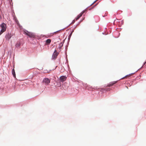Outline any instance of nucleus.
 <instances>
[{"label":"nucleus","instance_id":"obj_1","mask_svg":"<svg viewBox=\"0 0 146 146\" xmlns=\"http://www.w3.org/2000/svg\"><path fill=\"white\" fill-rule=\"evenodd\" d=\"M0 27L1 28V30L0 31V35L3 32H5L6 29V25L5 23H2L0 25Z\"/></svg>","mask_w":146,"mask_h":146},{"label":"nucleus","instance_id":"obj_2","mask_svg":"<svg viewBox=\"0 0 146 146\" xmlns=\"http://www.w3.org/2000/svg\"><path fill=\"white\" fill-rule=\"evenodd\" d=\"M25 34L27 35L29 37L34 38L35 36L33 33L31 32H29L28 31L25 30L24 31Z\"/></svg>","mask_w":146,"mask_h":146},{"label":"nucleus","instance_id":"obj_3","mask_svg":"<svg viewBox=\"0 0 146 146\" xmlns=\"http://www.w3.org/2000/svg\"><path fill=\"white\" fill-rule=\"evenodd\" d=\"M50 80L48 78H44L42 81V83L45 85H48L50 83Z\"/></svg>","mask_w":146,"mask_h":146},{"label":"nucleus","instance_id":"obj_4","mask_svg":"<svg viewBox=\"0 0 146 146\" xmlns=\"http://www.w3.org/2000/svg\"><path fill=\"white\" fill-rule=\"evenodd\" d=\"M58 54L59 53L57 52V50H55L52 56V58H56L58 55Z\"/></svg>","mask_w":146,"mask_h":146},{"label":"nucleus","instance_id":"obj_5","mask_svg":"<svg viewBox=\"0 0 146 146\" xmlns=\"http://www.w3.org/2000/svg\"><path fill=\"white\" fill-rule=\"evenodd\" d=\"M67 78V77L64 76H62L60 77V82H63L65 81Z\"/></svg>","mask_w":146,"mask_h":146},{"label":"nucleus","instance_id":"obj_6","mask_svg":"<svg viewBox=\"0 0 146 146\" xmlns=\"http://www.w3.org/2000/svg\"><path fill=\"white\" fill-rule=\"evenodd\" d=\"M12 35L11 34L8 33L5 36V38L6 39L9 40L11 37Z\"/></svg>","mask_w":146,"mask_h":146},{"label":"nucleus","instance_id":"obj_7","mask_svg":"<svg viewBox=\"0 0 146 146\" xmlns=\"http://www.w3.org/2000/svg\"><path fill=\"white\" fill-rule=\"evenodd\" d=\"M84 11H83L82 13H81L78 15L77 17L75 18V19L76 21L79 19V18L82 16L83 14L84 13Z\"/></svg>","mask_w":146,"mask_h":146},{"label":"nucleus","instance_id":"obj_8","mask_svg":"<svg viewBox=\"0 0 146 146\" xmlns=\"http://www.w3.org/2000/svg\"><path fill=\"white\" fill-rule=\"evenodd\" d=\"M117 82V81H113V82H111L107 86L108 87H110L112 86L113 85V84H115V83H116Z\"/></svg>","mask_w":146,"mask_h":146},{"label":"nucleus","instance_id":"obj_9","mask_svg":"<svg viewBox=\"0 0 146 146\" xmlns=\"http://www.w3.org/2000/svg\"><path fill=\"white\" fill-rule=\"evenodd\" d=\"M12 74L13 75L14 77L15 78L16 77V75H15V71L14 68H13L12 69Z\"/></svg>","mask_w":146,"mask_h":146},{"label":"nucleus","instance_id":"obj_10","mask_svg":"<svg viewBox=\"0 0 146 146\" xmlns=\"http://www.w3.org/2000/svg\"><path fill=\"white\" fill-rule=\"evenodd\" d=\"M20 45V42H17V43L15 45V46L17 48H19V46Z\"/></svg>","mask_w":146,"mask_h":146},{"label":"nucleus","instance_id":"obj_11","mask_svg":"<svg viewBox=\"0 0 146 146\" xmlns=\"http://www.w3.org/2000/svg\"><path fill=\"white\" fill-rule=\"evenodd\" d=\"M51 42V39H47L46 40V44H49Z\"/></svg>","mask_w":146,"mask_h":146},{"label":"nucleus","instance_id":"obj_12","mask_svg":"<svg viewBox=\"0 0 146 146\" xmlns=\"http://www.w3.org/2000/svg\"><path fill=\"white\" fill-rule=\"evenodd\" d=\"M132 74H129V75H126V76H125V77L122 78L121 79H124L125 78H127V77H129L130 76H131L132 75Z\"/></svg>","mask_w":146,"mask_h":146},{"label":"nucleus","instance_id":"obj_13","mask_svg":"<svg viewBox=\"0 0 146 146\" xmlns=\"http://www.w3.org/2000/svg\"><path fill=\"white\" fill-rule=\"evenodd\" d=\"M15 21L16 22V23H17V24L18 25H19V23L18 21L17 20V18H15Z\"/></svg>","mask_w":146,"mask_h":146},{"label":"nucleus","instance_id":"obj_14","mask_svg":"<svg viewBox=\"0 0 146 146\" xmlns=\"http://www.w3.org/2000/svg\"><path fill=\"white\" fill-rule=\"evenodd\" d=\"M57 66H55V67H54V68H53V70H54V69H55L56 68V67H57Z\"/></svg>","mask_w":146,"mask_h":146},{"label":"nucleus","instance_id":"obj_15","mask_svg":"<svg viewBox=\"0 0 146 146\" xmlns=\"http://www.w3.org/2000/svg\"><path fill=\"white\" fill-rule=\"evenodd\" d=\"M58 32V31L54 32V33H52V35H54V34H56V33H57Z\"/></svg>","mask_w":146,"mask_h":146},{"label":"nucleus","instance_id":"obj_16","mask_svg":"<svg viewBox=\"0 0 146 146\" xmlns=\"http://www.w3.org/2000/svg\"><path fill=\"white\" fill-rule=\"evenodd\" d=\"M98 0H96V1H94L92 4V5H93V4L95 3Z\"/></svg>","mask_w":146,"mask_h":146},{"label":"nucleus","instance_id":"obj_17","mask_svg":"<svg viewBox=\"0 0 146 146\" xmlns=\"http://www.w3.org/2000/svg\"><path fill=\"white\" fill-rule=\"evenodd\" d=\"M75 21L74 20H73V22H72V23H73L75 22Z\"/></svg>","mask_w":146,"mask_h":146},{"label":"nucleus","instance_id":"obj_18","mask_svg":"<svg viewBox=\"0 0 146 146\" xmlns=\"http://www.w3.org/2000/svg\"><path fill=\"white\" fill-rule=\"evenodd\" d=\"M146 63V62L144 63V64H145Z\"/></svg>","mask_w":146,"mask_h":146},{"label":"nucleus","instance_id":"obj_19","mask_svg":"<svg viewBox=\"0 0 146 146\" xmlns=\"http://www.w3.org/2000/svg\"><path fill=\"white\" fill-rule=\"evenodd\" d=\"M107 90V91H108V90ZM108 90L110 91V90Z\"/></svg>","mask_w":146,"mask_h":146}]
</instances>
